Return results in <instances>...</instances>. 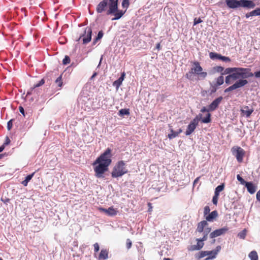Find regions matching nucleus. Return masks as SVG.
Listing matches in <instances>:
<instances>
[{
    "label": "nucleus",
    "mask_w": 260,
    "mask_h": 260,
    "mask_svg": "<svg viewBox=\"0 0 260 260\" xmlns=\"http://www.w3.org/2000/svg\"><path fill=\"white\" fill-rule=\"evenodd\" d=\"M99 210L105 212L109 216H114L117 215L118 211L114 209L113 207H110L108 209H105L103 208H99Z\"/></svg>",
    "instance_id": "ddd939ff"
},
{
    "label": "nucleus",
    "mask_w": 260,
    "mask_h": 260,
    "mask_svg": "<svg viewBox=\"0 0 260 260\" xmlns=\"http://www.w3.org/2000/svg\"><path fill=\"white\" fill-rule=\"evenodd\" d=\"M210 231H211V229L210 228L205 229V230L204 231V234L207 236L208 234L210 232Z\"/></svg>",
    "instance_id": "3c124183"
},
{
    "label": "nucleus",
    "mask_w": 260,
    "mask_h": 260,
    "mask_svg": "<svg viewBox=\"0 0 260 260\" xmlns=\"http://www.w3.org/2000/svg\"><path fill=\"white\" fill-rule=\"evenodd\" d=\"M5 148V146H4V145H3L2 146H1L0 147V152H1L2 151H3V150Z\"/></svg>",
    "instance_id": "e2e57ef3"
},
{
    "label": "nucleus",
    "mask_w": 260,
    "mask_h": 260,
    "mask_svg": "<svg viewBox=\"0 0 260 260\" xmlns=\"http://www.w3.org/2000/svg\"><path fill=\"white\" fill-rule=\"evenodd\" d=\"M102 57L101 58V59H100V62H99V64L98 65V67L100 66V65L101 64V61H102Z\"/></svg>",
    "instance_id": "338daca9"
},
{
    "label": "nucleus",
    "mask_w": 260,
    "mask_h": 260,
    "mask_svg": "<svg viewBox=\"0 0 260 260\" xmlns=\"http://www.w3.org/2000/svg\"><path fill=\"white\" fill-rule=\"evenodd\" d=\"M108 252L107 250L106 249H102L101 250L100 255L99 256V259L102 260V259H106L108 257Z\"/></svg>",
    "instance_id": "393cba45"
},
{
    "label": "nucleus",
    "mask_w": 260,
    "mask_h": 260,
    "mask_svg": "<svg viewBox=\"0 0 260 260\" xmlns=\"http://www.w3.org/2000/svg\"><path fill=\"white\" fill-rule=\"evenodd\" d=\"M228 230L229 228H227L226 226H224L221 229L216 230L212 232V233H211V234H210V237L211 238L217 237L218 236L224 234L226 232H228Z\"/></svg>",
    "instance_id": "9d476101"
},
{
    "label": "nucleus",
    "mask_w": 260,
    "mask_h": 260,
    "mask_svg": "<svg viewBox=\"0 0 260 260\" xmlns=\"http://www.w3.org/2000/svg\"><path fill=\"white\" fill-rule=\"evenodd\" d=\"M202 21L201 20V19H200V17H199L198 18L196 17L195 19H194V25H196V24H197L198 23H200Z\"/></svg>",
    "instance_id": "09e8293b"
},
{
    "label": "nucleus",
    "mask_w": 260,
    "mask_h": 260,
    "mask_svg": "<svg viewBox=\"0 0 260 260\" xmlns=\"http://www.w3.org/2000/svg\"><path fill=\"white\" fill-rule=\"evenodd\" d=\"M248 256L251 260L258 259V255L257 252L255 251H252L251 252H250Z\"/></svg>",
    "instance_id": "7c9ffc66"
},
{
    "label": "nucleus",
    "mask_w": 260,
    "mask_h": 260,
    "mask_svg": "<svg viewBox=\"0 0 260 260\" xmlns=\"http://www.w3.org/2000/svg\"><path fill=\"white\" fill-rule=\"evenodd\" d=\"M126 247H127V249H129L131 247L132 244L131 240L129 239H127L126 240Z\"/></svg>",
    "instance_id": "c03bdc74"
},
{
    "label": "nucleus",
    "mask_w": 260,
    "mask_h": 260,
    "mask_svg": "<svg viewBox=\"0 0 260 260\" xmlns=\"http://www.w3.org/2000/svg\"><path fill=\"white\" fill-rule=\"evenodd\" d=\"M19 109L20 112L21 113H22L24 116V109L23 108V107L20 106V107H19Z\"/></svg>",
    "instance_id": "4d7b16f0"
},
{
    "label": "nucleus",
    "mask_w": 260,
    "mask_h": 260,
    "mask_svg": "<svg viewBox=\"0 0 260 260\" xmlns=\"http://www.w3.org/2000/svg\"><path fill=\"white\" fill-rule=\"evenodd\" d=\"M96 75V73H94L91 77V78H94Z\"/></svg>",
    "instance_id": "69168bd1"
},
{
    "label": "nucleus",
    "mask_w": 260,
    "mask_h": 260,
    "mask_svg": "<svg viewBox=\"0 0 260 260\" xmlns=\"http://www.w3.org/2000/svg\"><path fill=\"white\" fill-rule=\"evenodd\" d=\"M237 178L242 184H245V183L247 182L239 175H237Z\"/></svg>",
    "instance_id": "79ce46f5"
},
{
    "label": "nucleus",
    "mask_w": 260,
    "mask_h": 260,
    "mask_svg": "<svg viewBox=\"0 0 260 260\" xmlns=\"http://www.w3.org/2000/svg\"><path fill=\"white\" fill-rule=\"evenodd\" d=\"M226 5L231 8H237L240 7L241 0H226Z\"/></svg>",
    "instance_id": "4468645a"
},
{
    "label": "nucleus",
    "mask_w": 260,
    "mask_h": 260,
    "mask_svg": "<svg viewBox=\"0 0 260 260\" xmlns=\"http://www.w3.org/2000/svg\"><path fill=\"white\" fill-rule=\"evenodd\" d=\"M245 185L250 194H253L255 192L256 186L252 182H247Z\"/></svg>",
    "instance_id": "a211bd4d"
},
{
    "label": "nucleus",
    "mask_w": 260,
    "mask_h": 260,
    "mask_svg": "<svg viewBox=\"0 0 260 260\" xmlns=\"http://www.w3.org/2000/svg\"><path fill=\"white\" fill-rule=\"evenodd\" d=\"M111 3L109 4V9L107 11L106 14L108 15L115 14V16H116V14L119 11L117 9V0L114 1H109Z\"/></svg>",
    "instance_id": "6e6552de"
},
{
    "label": "nucleus",
    "mask_w": 260,
    "mask_h": 260,
    "mask_svg": "<svg viewBox=\"0 0 260 260\" xmlns=\"http://www.w3.org/2000/svg\"><path fill=\"white\" fill-rule=\"evenodd\" d=\"M207 236L206 235H204V237L202 239H200L199 240L203 242V241H206L207 240Z\"/></svg>",
    "instance_id": "13d9d810"
},
{
    "label": "nucleus",
    "mask_w": 260,
    "mask_h": 260,
    "mask_svg": "<svg viewBox=\"0 0 260 260\" xmlns=\"http://www.w3.org/2000/svg\"><path fill=\"white\" fill-rule=\"evenodd\" d=\"M202 117V114H199L187 126V129L185 132L186 136L190 135L195 129L199 123V121Z\"/></svg>",
    "instance_id": "39448f33"
},
{
    "label": "nucleus",
    "mask_w": 260,
    "mask_h": 260,
    "mask_svg": "<svg viewBox=\"0 0 260 260\" xmlns=\"http://www.w3.org/2000/svg\"><path fill=\"white\" fill-rule=\"evenodd\" d=\"M164 12L165 13V15H167V12H169V15H172L173 14V12H171L170 11V8L168 7V6H167L165 8H164Z\"/></svg>",
    "instance_id": "4c0bfd02"
},
{
    "label": "nucleus",
    "mask_w": 260,
    "mask_h": 260,
    "mask_svg": "<svg viewBox=\"0 0 260 260\" xmlns=\"http://www.w3.org/2000/svg\"><path fill=\"white\" fill-rule=\"evenodd\" d=\"M70 57L68 56H66L62 60V63L63 64H67L70 63Z\"/></svg>",
    "instance_id": "a19ab883"
},
{
    "label": "nucleus",
    "mask_w": 260,
    "mask_h": 260,
    "mask_svg": "<svg viewBox=\"0 0 260 260\" xmlns=\"http://www.w3.org/2000/svg\"><path fill=\"white\" fill-rule=\"evenodd\" d=\"M215 72L221 73L224 70V68L221 66H216L213 68Z\"/></svg>",
    "instance_id": "c9c22d12"
},
{
    "label": "nucleus",
    "mask_w": 260,
    "mask_h": 260,
    "mask_svg": "<svg viewBox=\"0 0 260 260\" xmlns=\"http://www.w3.org/2000/svg\"><path fill=\"white\" fill-rule=\"evenodd\" d=\"M235 89H235V87L234 86V85H232V86H231L229 87H228L226 89H225V90H224V92H228L232 91V90H235Z\"/></svg>",
    "instance_id": "37998d69"
},
{
    "label": "nucleus",
    "mask_w": 260,
    "mask_h": 260,
    "mask_svg": "<svg viewBox=\"0 0 260 260\" xmlns=\"http://www.w3.org/2000/svg\"><path fill=\"white\" fill-rule=\"evenodd\" d=\"M164 260H170V258H165Z\"/></svg>",
    "instance_id": "774afa93"
},
{
    "label": "nucleus",
    "mask_w": 260,
    "mask_h": 260,
    "mask_svg": "<svg viewBox=\"0 0 260 260\" xmlns=\"http://www.w3.org/2000/svg\"><path fill=\"white\" fill-rule=\"evenodd\" d=\"M232 153L234 155L238 162H242L244 155V151L240 147H234L232 149Z\"/></svg>",
    "instance_id": "0eeeda50"
},
{
    "label": "nucleus",
    "mask_w": 260,
    "mask_h": 260,
    "mask_svg": "<svg viewBox=\"0 0 260 260\" xmlns=\"http://www.w3.org/2000/svg\"><path fill=\"white\" fill-rule=\"evenodd\" d=\"M129 6V1L128 0H123L122 3V6L124 10H121L118 11L116 15V16H122L125 13L127 8Z\"/></svg>",
    "instance_id": "dca6fc26"
},
{
    "label": "nucleus",
    "mask_w": 260,
    "mask_h": 260,
    "mask_svg": "<svg viewBox=\"0 0 260 260\" xmlns=\"http://www.w3.org/2000/svg\"><path fill=\"white\" fill-rule=\"evenodd\" d=\"M210 211V208L208 206H206L205 208H204V214L205 215H207L209 213Z\"/></svg>",
    "instance_id": "49530a36"
},
{
    "label": "nucleus",
    "mask_w": 260,
    "mask_h": 260,
    "mask_svg": "<svg viewBox=\"0 0 260 260\" xmlns=\"http://www.w3.org/2000/svg\"><path fill=\"white\" fill-rule=\"evenodd\" d=\"M241 111L243 115H245L247 117H248L253 112V109L252 108H249L248 106H244L241 109Z\"/></svg>",
    "instance_id": "aec40b11"
},
{
    "label": "nucleus",
    "mask_w": 260,
    "mask_h": 260,
    "mask_svg": "<svg viewBox=\"0 0 260 260\" xmlns=\"http://www.w3.org/2000/svg\"><path fill=\"white\" fill-rule=\"evenodd\" d=\"M92 30L90 27H86L84 31V34L82 35L80 38H83V44L89 43L91 39Z\"/></svg>",
    "instance_id": "1a4fd4ad"
},
{
    "label": "nucleus",
    "mask_w": 260,
    "mask_h": 260,
    "mask_svg": "<svg viewBox=\"0 0 260 260\" xmlns=\"http://www.w3.org/2000/svg\"><path fill=\"white\" fill-rule=\"evenodd\" d=\"M103 36V33L102 31H100L98 33V36L93 41V43L95 44L96 42L100 40Z\"/></svg>",
    "instance_id": "f704fd0d"
},
{
    "label": "nucleus",
    "mask_w": 260,
    "mask_h": 260,
    "mask_svg": "<svg viewBox=\"0 0 260 260\" xmlns=\"http://www.w3.org/2000/svg\"><path fill=\"white\" fill-rule=\"evenodd\" d=\"M94 249L95 252H98L99 250L100 247L98 243H96L94 244Z\"/></svg>",
    "instance_id": "8fccbe9b"
},
{
    "label": "nucleus",
    "mask_w": 260,
    "mask_h": 260,
    "mask_svg": "<svg viewBox=\"0 0 260 260\" xmlns=\"http://www.w3.org/2000/svg\"><path fill=\"white\" fill-rule=\"evenodd\" d=\"M210 117H211V114L210 113H208L207 114V116L205 118H201V119L202 120V122L204 123H208L210 122V121H211Z\"/></svg>",
    "instance_id": "473e14b6"
},
{
    "label": "nucleus",
    "mask_w": 260,
    "mask_h": 260,
    "mask_svg": "<svg viewBox=\"0 0 260 260\" xmlns=\"http://www.w3.org/2000/svg\"><path fill=\"white\" fill-rule=\"evenodd\" d=\"M12 119L9 120L7 123V128L8 130H10L12 127Z\"/></svg>",
    "instance_id": "de8ad7c7"
},
{
    "label": "nucleus",
    "mask_w": 260,
    "mask_h": 260,
    "mask_svg": "<svg viewBox=\"0 0 260 260\" xmlns=\"http://www.w3.org/2000/svg\"><path fill=\"white\" fill-rule=\"evenodd\" d=\"M45 83V81L43 79H42L38 84H36L34 87L32 88L31 90L34 89V88L36 87H38L42 85H43Z\"/></svg>",
    "instance_id": "ea45409f"
},
{
    "label": "nucleus",
    "mask_w": 260,
    "mask_h": 260,
    "mask_svg": "<svg viewBox=\"0 0 260 260\" xmlns=\"http://www.w3.org/2000/svg\"><path fill=\"white\" fill-rule=\"evenodd\" d=\"M224 72L221 75L236 74V76H241L242 78H247L253 76V74L250 72V69L242 68H228L223 70Z\"/></svg>",
    "instance_id": "f03ea898"
},
{
    "label": "nucleus",
    "mask_w": 260,
    "mask_h": 260,
    "mask_svg": "<svg viewBox=\"0 0 260 260\" xmlns=\"http://www.w3.org/2000/svg\"><path fill=\"white\" fill-rule=\"evenodd\" d=\"M55 83L57 84L59 87H61L62 86V82L61 81V76H60L56 79Z\"/></svg>",
    "instance_id": "e433bc0d"
},
{
    "label": "nucleus",
    "mask_w": 260,
    "mask_h": 260,
    "mask_svg": "<svg viewBox=\"0 0 260 260\" xmlns=\"http://www.w3.org/2000/svg\"><path fill=\"white\" fill-rule=\"evenodd\" d=\"M156 49H157L158 50H159V49H160V43H157V44H156Z\"/></svg>",
    "instance_id": "680f3d73"
},
{
    "label": "nucleus",
    "mask_w": 260,
    "mask_h": 260,
    "mask_svg": "<svg viewBox=\"0 0 260 260\" xmlns=\"http://www.w3.org/2000/svg\"><path fill=\"white\" fill-rule=\"evenodd\" d=\"M223 83H224V78H223V75H221V76L218 77L216 79V82L214 85V87H215V88L214 89L213 91L214 92L216 91V87L221 85L222 84H223Z\"/></svg>",
    "instance_id": "5701e85b"
},
{
    "label": "nucleus",
    "mask_w": 260,
    "mask_h": 260,
    "mask_svg": "<svg viewBox=\"0 0 260 260\" xmlns=\"http://www.w3.org/2000/svg\"><path fill=\"white\" fill-rule=\"evenodd\" d=\"M240 78H242L241 76H236V74H230L225 77V83L227 84H230L232 83V80L234 81Z\"/></svg>",
    "instance_id": "6ab92c4d"
},
{
    "label": "nucleus",
    "mask_w": 260,
    "mask_h": 260,
    "mask_svg": "<svg viewBox=\"0 0 260 260\" xmlns=\"http://www.w3.org/2000/svg\"><path fill=\"white\" fill-rule=\"evenodd\" d=\"M118 115L120 116H123L124 115H129V109H121L119 111Z\"/></svg>",
    "instance_id": "c756f323"
},
{
    "label": "nucleus",
    "mask_w": 260,
    "mask_h": 260,
    "mask_svg": "<svg viewBox=\"0 0 260 260\" xmlns=\"http://www.w3.org/2000/svg\"><path fill=\"white\" fill-rule=\"evenodd\" d=\"M198 243L196 245H193L192 246L191 250H198L201 249L204 246V243L200 240L199 239H197Z\"/></svg>",
    "instance_id": "cd10ccee"
},
{
    "label": "nucleus",
    "mask_w": 260,
    "mask_h": 260,
    "mask_svg": "<svg viewBox=\"0 0 260 260\" xmlns=\"http://www.w3.org/2000/svg\"><path fill=\"white\" fill-rule=\"evenodd\" d=\"M244 79V78H242V79H239L233 84L235 87L236 89L240 87H242L248 83L247 80Z\"/></svg>",
    "instance_id": "412c9836"
},
{
    "label": "nucleus",
    "mask_w": 260,
    "mask_h": 260,
    "mask_svg": "<svg viewBox=\"0 0 260 260\" xmlns=\"http://www.w3.org/2000/svg\"><path fill=\"white\" fill-rule=\"evenodd\" d=\"M218 214L216 211H213L206 216V219L207 221H212L213 219L216 218Z\"/></svg>",
    "instance_id": "a878e982"
},
{
    "label": "nucleus",
    "mask_w": 260,
    "mask_h": 260,
    "mask_svg": "<svg viewBox=\"0 0 260 260\" xmlns=\"http://www.w3.org/2000/svg\"><path fill=\"white\" fill-rule=\"evenodd\" d=\"M209 56L212 59H220L224 62L231 61V59L229 57L223 56L214 52L210 53Z\"/></svg>",
    "instance_id": "9b49d317"
},
{
    "label": "nucleus",
    "mask_w": 260,
    "mask_h": 260,
    "mask_svg": "<svg viewBox=\"0 0 260 260\" xmlns=\"http://www.w3.org/2000/svg\"><path fill=\"white\" fill-rule=\"evenodd\" d=\"M224 184H222L217 186L216 188H215V190H217V191L220 192L224 189Z\"/></svg>",
    "instance_id": "58836bf2"
},
{
    "label": "nucleus",
    "mask_w": 260,
    "mask_h": 260,
    "mask_svg": "<svg viewBox=\"0 0 260 260\" xmlns=\"http://www.w3.org/2000/svg\"><path fill=\"white\" fill-rule=\"evenodd\" d=\"M111 150L107 149L93 163L95 176L99 178H103L104 173L108 170L111 163Z\"/></svg>",
    "instance_id": "f257e3e1"
},
{
    "label": "nucleus",
    "mask_w": 260,
    "mask_h": 260,
    "mask_svg": "<svg viewBox=\"0 0 260 260\" xmlns=\"http://www.w3.org/2000/svg\"><path fill=\"white\" fill-rule=\"evenodd\" d=\"M221 250V246H217L216 249L212 251H202L200 253V258L204 257L207 255L209 257L206 258L205 260L214 259L216 257L218 252Z\"/></svg>",
    "instance_id": "423d86ee"
},
{
    "label": "nucleus",
    "mask_w": 260,
    "mask_h": 260,
    "mask_svg": "<svg viewBox=\"0 0 260 260\" xmlns=\"http://www.w3.org/2000/svg\"><path fill=\"white\" fill-rule=\"evenodd\" d=\"M127 170L125 168V164L123 161L118 162L114 167L112 172V176L113 177H118L122 176L126 174Z\"/></svg>",
    "instance_id": "7ed1b4c3"
},
{
    "label": "nucleus",
    "mask_w": 260,
    "mask_h": 260,
    "mask_svg": "<svg viewBox=\"0 0 260 260\" xmlns=\"http://www.w3.org/2000/svg\"><path fill=\"white\" fill-rule=\"evenodd\" d=\"M190 73L197 75L199 80L204 79L207 76V72H203V68L198 61H194L192 63Z\"/></svg>",
    "instance_id": "20e7f679"
},
{
    "label": "nucleus",
    "mask_w": 260,
    "mask_h": 260,
    "mask_svg": "<svg viewBox=\"0 0 260 260\" xmlns=\"http://www.w3.org/2000/svg\"><path fill=\"white\" fill-rule=\"evenodd\" d=\"M170 132L171 133L170 134H169L168 135V137L170 139H174L175 138V137H176L177 136H178V135L181 133L182 131L181 129H179L178 130V131L177 132H175L173 131V129L171 128L170 129Z\"/></svg>",
    "instance_id": "b1692460"
},
{
    "label": "nucleus",
    "mask_w": 260,
    "mask_h": 260,
    "mask_svg": "<svg viewBox=\"0 0 260 260\" xmlns=\"http://www.w3.org/2000/svg\"><path fill=\"white\" fill-rule=\"evenodd\" d=\"M258 15H260V8H257L252 11L249 14V16H255ZM246 16H248V15L247 14Z\"/></svg>",
    "instance_id": "2f4dec72"
},
{
    "label": "nucleus",
    "mask_w": 260,
    "mask_h": 260,
    "mask_svg": "<svg viewBox=\"0 0 260 260\" xmlns=\"http://www.w3.org/2000/svg\"><path fill=\"white\" fill-rule=\"evenodd\" d=\"M125 77V73L123 72L122 73L121 77L117 80L113 82V85L116 87V89H118L122 84Z\"/></svg>",
    "instance_id": "4be33fe9"
},
{
    "label": "nucleus",
    "mask_w": 260,
    "mask_h": 260,
    "mask_svg": "<svg viewBox=\"0 0 260 260\" xmlns=\"http://www.w3.org/2000/svg\"><path fill=\"white\" fill-rule=\"evenodd\" d=\"M10 143V140L9 139V138L8 137H7L6 138L5 142L4 143V144L3 145H4V146H5V145H8Z\"/></svg>",
    "instance_id": "603ef678"
},
{
    "label": "nucleus",
    "mask_w": 260,
    "mask_h": 260,
    "mask_svg": "<svg viewBox=\"0 0 260 260\" xmlns=\"http://www.w3.org/2000/svg\"><path fill=\"white\" fill-rule=\"evenodd\" d=\"M35 174V172H34L33 173H32L31 174H30V175H27L26 178H25V179L27 182H29L31 179V178H32V177L34 176Z\"/></svg>",
    "instance_id": "a18cd8bd"
},
{
    "label": "nucleus",
    "mask_w": 260,
    "mask_h": 260,
    "mask_svg": "<svg viewBox=\"0 0 260 260\" xmlns=\"http://www.w3.org/2000/svg\"><path fill=\"white\" fill-rule=\"evenodd\" d=\"M256 198L257 200L260 203V190L257 192Z\"/></svg>",
    "instance_id": "5fc2aeb1"
},
{
    "label": "nucleus",
    "mask_w": 260,
    "mask_h": 260,
    "mask_svg": "<svg viewBox=\"0 0 260 260\" xmlns=\"http://www.w3.org/2000/svg\"><path fill=\"white\" fill-rule=\"evenodd\" d=\"M219 195V192L215 190L214 195L212 199V202L214 205H216L218 202V197Z\"/></svg>",
    "instance_id": "c85d7f7f"
},
{
    "label": "nucleus",
    "mask_w": 260,
    "mask_h": 260,
    "mask_svg": "<svg viewBox=\"0 0 260 260\" xmlns=\"http://www.w3.org/2000/svg\"><path fill=\"white\" fill-rule=\"evenodd\" d=\"M254 76L256 78H259L260 77V70L259 71L255 72Z\"/></svg>",
    "instance_id": "6e6d98bb"
},
{
    "label": "nucleus",
    "mask_w": 260,
    "mask_h": 260,
    "mask_svg": "<svg viewBox=\"0 0 260 260\" xmlns=\"http://www.w3.org/2000/svg\"><path fill=\"white\" fill-rule=\"evenodd\" d=\"M120 17H113V18L112 19V20H117L118 19H119Z\"/></svg>",
    "instance_id": "0e129e2a"
},
{
    "label": "nucleus",
    "mask_w": 260,
    "mask_h": 260,
    "mask_svg": "<svg viewBox=\"0 0 260 260\" xmlns=\"http://www.w3.org/2000/svg\"><path fill=\"white\" fill-rule=\"evenodd\" d=\"M255 4L251 1L241 0L240 7L252 9L255 7Z\"/></svg>",
    "instance_id": "2eb2a0df"
},
{
    "label": "nucleus",
    "mask_w": 260,
    "mask_h": 260,
    "mask_svg": "<svg viewBox=\"0 0 260 260\" xmlns=\"http://www.w3.org/2000/svg\"><path fill=\"white\" fill-rule=\"evenodd\" d=\"M28 182L26 180H23L22 182V184L24 186H26L27 185V184H28Z\"/></svg>",
    "instance_id": "bf43d9fd"
},
{
    "label": "nucleus",
    "mask_w": 260,
    "mask_h": 260,
    "mask_svg": "<svg viewBox=\"0 0 260 260\" xmlns=\"http://www.w3.org/2000/svg\"><path fill=\"white\" fill-rule=\"evenodd\" d=\"M109 0H103L98 5L96 11L98 13L103 12L107 8Z\"/></svg>",
    "instance_id": "f3484780"
},
{
    "label": "nucleus",
    "mask_w": 260,
    "mask_h": 260,
    "mask_svg": "<svg viewBox=\"0 0 260 260\" xmlns=\"http://www.w3.org/2000/svg\"><path fill=\"white\" fill-rule=\"evenodd\" d=\"M199 177H197L194 181L193 182V185H195L196 183H198V182L199 181Z\"/></svg>",
    "instance_id": "052dcab7"
},
{
    "label": "nucleus",
    "mask_w": 260,
    "mask_h": 260,
    "mask_svg": "<svg viewBox=\"0 0 260 260\" xmlns=\"http://www.w3.org/2000/svg\"><path fill=\"white\" fill-rule=\"evenodd\" d=\"M247 231L246 229H244L241 232L238 234V236L239 238L244 239L245 238Z\"/></svg>",
    "instance_id": "72a5a7b5"
},
{
    "label": "nucleus",
    "mask_w": 260,
    "mask_h": 260,
    "mask_svg": "<svg viewBox=\"0 0 260 260\" xmlns=\"http://www.w3.org/2000/svg\"><path fill=\"white\" fill-rule=\"evenodd\" d=\"M201 111L202 112H209V111H210V110H209V107L208 108H207L206 107H204L202 108V109L201 110Z\"/></svg>",
    "instance_id": "864d4df0"
},
{
    "label": "nucleus",
    "mask_w": 260,
    "mask_h": 260,
    "mask_svg": "<svg viewBox=\"0 0 260 260\" xmlns=\"http://www.w3.org/2000/svg\"><path fill=\"white\" fill-rule=\"evenodd\" d=\"M206 221H202L198 224L197 228V231L199 233L203 232L204 231V228L207 225Z\"/></svg>",
    "instance_id": "bb28decb"
},
{
    "label": "nucleus",
    "mask_w": 260,
    "mask_h": 260,
    "mask_svg": "<svg viewBox=\"0 0 260 260\" xmlns=\"http://www.w3.org/2000/svg\"><path fill=\"white\" fill-rule=\"evenodd\" d=\"M222 99V97L220 96L214 100L211 104L209 105V110H210V111H214L220 104Z\"/></svg>",
    "instance_id": "f8f14e48"
}]
</instances>
